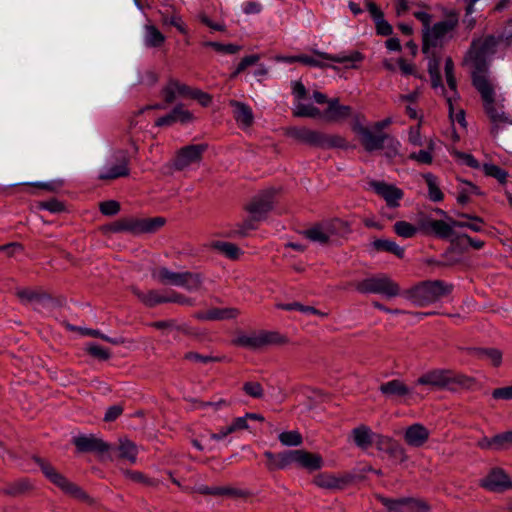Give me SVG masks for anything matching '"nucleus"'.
I'll return each instance as SVG.
<instances>
[{"label": "nucleus", "mask_w": 512, "mask_h": 512, "mask_svg": "<svg viewBox=\"0 0 512 512\" xmlns=\"http://www.w3.org/2000/svg\"><path fill=\"white\" fill-rule=\"evenodd\" d=\"M458 26L456 14H449L445 19L436 22L423 32L422 51L428 58V72L431 77L432 87L444 90L439 73L440 56L439 50L445 43L453 38Z\"/></svg>", "instance_id": "f257e3e1"}, {"label": "nucleus", "mask_w": 512, "mask_h": 512, "mask_svg": "<svg viewBox=\"0 0 512 512\" xmlns=\"http://www.w3.org/2000/svg\"><path fill=\"white\" fill-rule=\"evenodd\" d=\"M501 43L502 39L494 36H484L471 43L464 58V65L470 70L475 87L476 80H484L488 85H492L486 77V73L491 59Z\"/></svg>", "instance_id": "f03ea898"}, {"label": "nucleus", "mask_w": 512, "mask_h": 512, "mask_svg": "<svg viewBox=\"0 0 512 512\" xmlns=\"http://www.w3.org/2000/svg\"><path fill=\"white\" fill-rule=\"evenodd\" d=\"M476 89L481 94L485 112L492 123V134L496 136L503 129L512 126V116L503 110L502 105L496 103L493 85H488L484 80H476Z\"/></svg>", "instance_id": "7ed1b4c3"}, {"label": "nucleus", "mask_w": 512, "mask_h": 512, "mask_svg": "<svg viewBox=\"0 0 512 512\" xmlns=\"http://www.w3.org/2000/svg\"><path fill=\"white\" fill-rule=\"evenodd\" d=\"M350 232L347 222L333 219L322 222L304 231V235L312 242L327 244L333 236H344Z\"/></svg>", "instance_id": "20e7f679"}, {"label": "nucleus", "mask_w": 512, "mask_h": 512, "mask_svg": "<svg viewBox=\"0 0 512 512\" xmlns=\"http://www.w3.org/2000/svg\"><path fill=\"white\" fill-rule=\"evenodd\" d=\"M451 290L452 286L443 281H426L415 286L410 297L416 305L424 306L448 295Z\"/></svg>", "instance_id": "39448f33"}, {"label": "nucleus", "mask_w": 512, "mask_h": 512, "mask_svg": "<svg viewBox=\"0 0 512 512\" xmlns=\"http://www.w3.org/2000/svg\"><path fill=\"white\" fill-rule=\"evenodd\" d=\"M43 474L65 494L81 501H89V496L76 484L70 482L64 475L59 473L52 465L44 460L38 459Z\"/></svg>", "instance_id": "423d86ee"}, {"label": "nucleus", "mask_w": 512, "mask_h": 512, "mask_svg": "<svg viewBox=\"0 0 512 512\" xmlns=\"http://www.w3.org/2000/svg\"><path fill=\"white\" fill-rule=\"evenodd\" d=\"M356 289L360 293L381 294L388 298L395 297L400 293L399 285L385 275L366 278L357 283Z\"/></svg>", "instance_id": "0eeeda50"}, {"label": "nucleus", "mask_w": 512, "mask_h": 512, "mask_svg": "<svg viewBox=\"0 0 512 512\" xmlns=\"http://www.w3.org/2000/svg\"><path fill=\"white\" fill-rule=\"evenodd\" d=\"M281 342L283 339L279 334L267 331L240 334L233 341L236 346L252 350Z\"/></svg>", "instance_id": "6e6552de"}, {"label": "nucleus", "mask_w": 512, "mask_h": 512, "mask_svg": "<svg viewBox=\"0 0 512 512\" xmlns=\"http://www.w3.org/2000/svg\"><path fill=\"white\" fill-rule=\"evenodd\" d=\"M292 94L294 96L293 114L297 117L319 118L321 111L309 102L307 90L304 85L295 81L292 83Z\"/></svg>", "instance_id": "1a4fd4ad"}, {"label": "nucleus", "mask_w": 512, "mask_h": 512, "mask_svg": "<svg viewBox=\"0 0 512 512\" xmlns=\"http://www.w3.org/2000/svg\"><path fill=\"white\" fill-rule=\"evenodd\" d=\"M128 154L125 150H116L99 172V179L113 180L129 175Z\"/></svg>", "instance_id": "9d476101"}, {"label": "nucleus", "mask_w": 512, "mask_h": 512, "mask_svg": "<svg viewBox=\"0 0 512 512\" xmlns=\"http://www.w3.org/2000/svg\"><path fill=\"white\" fill-rule=\"evenodd\" d=\"M466 377L461 374H455L451 370L438 369L432 370L418 378L417 384L431 385L435 387H447L450 384H464Z\"/></svg>", "instance_id": "9b49d317"}, {"label": "nucleus", "mask_w": 512, "mask_h": 512, "mask_svg": "<svg viewBox=\"0 0 512 512\" xmlns=\"http://www.w3.org/2000/svg\"><path fill=\"white\" fill-rule=\"evenodd\" d=\"M275 190L267 189L257 196L247 206L254 220H260L272 209Z\"/></svg>", "instance_id": "f8f14e48"}, {"label": "nucleus", "mask_w": 512, "mask_h": 512, "mask_svg": "<svg viewBox=\"0 0 512 512\" xmlns=\"http://www.w3.org/2000/svg\"><path fill=\"white\" fill-rule=\"evenodd\" d=\"M353 130L360 137L361 143L367 151L371 152L383 148L384 141L387 138L385 133L372 131L361 125H355Z\"/></svg>", "instance_id": "ddd939ff"}, {"label": "nucleus", "mask_w": 512, "mask_h": 512, "mask_svg": "<svg viewBox=\"0 0 512 512\" xmlns=\"http://www.w3.org/2000/svg\"><path fill=\"white\" fill-rule=\"evenodd\" d=\"M370 187L380 195L387 203L388 207L396 208L400 205V200L403 198L404 193L398 187L388 184L383 181H372Z\"/></svg>", "instance_id": "4468645a"}, {"label": "nucleus", "mask_w": 512, "mask_h": 512, "mask_svg": "<svg viewBox=\"0 0 512 512\" xmlns=\"http://www.w3.org/2000/svg\"><path fill=\"white\" fill-rule=\"evenodd\" d=\"M381 501L390 512H428L427 504L416 499L391 500L381 498Z\"/></svg>", "instance_id": "2eb2a0df"}, {"label": "nucleus", "mask_w": 512, "mask_h": 512, "mask_svg": "<svg viewBox=\"0 0 512 512\" xmlns=\"http://www.w3.org/2000/svg\"><path fill=\"white\" fill-rule=\"evenodd\" d=\"M291 461L308 471H316L323 467L324 461L321 455L306 450H291Z\"/></svg>", "instance_id": "dca6fc26"}, {"label": "nucleus", "mask_w": 512, "mask_h": 512, "mask_svg": "<svg viewBox=\"0 0 512 512\" xmlns=\"http://www.w3.org/2000/svg\"><path fill=\"white\" fill-rule=\"evenodd\" d=\"M204 150V145H189L182 148L175 158V168L183 170L194 163L200 162Z\"/></svg>", "instance_id": "f3484780"}, {"label": "nucleus", "mask_w": 512, "mask_h": 512, "mask_svg": "<svg viewBox=\"0 0 512 512\" xmlns=\"http://www.w3.org/2000/svg\"><path fill=\"white\" fill-rule=\"evenodd\" d=\"M481 485L493 492H502L512 486L509 477L501 469H493L484 479Z\"/></svg>", "instance_id": "a211bd4d"}, {"label": "nucleus", "mask_w": 512, "mask_h": 512, "mask_svg": "<svg viewBox=\"0 0 512 512\" xmlns=\"http://www.w3.org/2000/svg\"><path fill=\"white\" fill-rule=\"evenodd\" d=\"M317 55L323 59L343 64L347 69H356L363 61L364 56L359 51L341 52L337 55H331L326 52H317Z\"/></svg>", "instance_id": "6ab92c4d"}, {"label": "nucleus", "mask_w": 512, "mask_h": 512, "mask_svg": "<svg viewBox=\"0 0 512 512\" xmlns=\"http://www.w3.org/2000/svg\"><path fill=\"white\" fill-rule=\"evenodd\" d=\"M74 444L80 452L104 453L110 449V445L94 435H82L74 438Z\"/></svg>", "instance_id": "aec40b11"}, {"label": "nucleus", "mask_w": 512, "mask_h": 512, "mask_svg": "<svg viewBox=\"0 0 512 512\" xmlns=\"http://www.w3.org/2000/svg\"><path fill=\"white\" fill-rule=\"evenodd\" d=\"M430 431L420 423H415L406 428L404 433L405 442L412 447H421L429 439Z\"/></svg>", "instance_id": "412c9836"}, {"label": "nucleus", "mask_w": 512, "mask_h": 512, "mask_svg": "<svg viewBox=\"0 0 512 512\" xmlns=\"http://www.w3.org/2000/svg\"><path fill=\"white\" fill-rule=\"evenodd\" d=\"M351 115V107L341 105L338 99L334 98L328 101V107L321 112L322 119L328 122H338L348 118Z\"/></svg>", "instance_id": "4be33fe9"}, {"label": "nucleus", "mask_w": 512, "mask_h": 512, "mask_svg": "<svg viewBox=\"0 0 512 512\" xmlns=\"http://www.w3.org/2000/svg\"><path fill=\"white\" fill-rule=\"evenodd\" d=\"M352 436L355 444L362 448L367 449L371 444L378 439L379 443H383L386 438L374 434L371 429L365 425H361L352 430Z\"/></svg>", "instance_id": "5701e85b"}, {"label": "nucleus", "mask_w": 512, "mask_h": 512, "mask_svg": "<svg viewBox=\"0 0 512 512\" xmlns=\"http://www.w3.org/2000/svg\"><path fill=\"white\" fill-rule=\"evenodd\" d=\"M145 225V219L126 218L117 221L115 224L111 225L109 229L112 232L125 231L137 235L146 233V230L148 229Z\"/></svg>", "instance_id": "b1692460"}, {"label": "nucleus", "mask_w": 512, "mask_h": 512, "mask_svg": "<svg viewBox=\"0 0 512 512\" xmlns=\"http://www.w3.org/2000/svg\"><path fill=\"white\" fill-rule=\"evenodd\" d=\"M313 482L320 488L334 490L342 489L346 485L347 479L340 475L325 472L316 475Z\"/></svg>", "instance_id": "393cba45"}, {"label": "nucleus", "mask_w": 512, "mask_h": 512, "mask_svg": "<svg viewBox=\"0 0 512 512\" xmlns=\"http://www.w3.org/2000/svg\"><path fill=\"white\" fill-rule=\"evenodd\" d=\"M190 87L177 80H170L162 90V96L167 103L174 102L177 98H186Z\"/></svg>", "instance_id": "a878e982"}, {"label": "nucleus", "mask_w": 512, "mask_h": 512, "mask_svg": "<svg viewBox=\"0 0 512 512\" xmlns=\"http://www.w3.org/2000/svg\"><path fill=\"white\" fill-rule=\"evenodd\" d=\"M288 136L311 145L318 146L321 143V133L306 127H292L287 132Z\"/></svg>", "instance_id": "bb28decb"}, {"label": "nucleus", "mask_w": 512, "mask_h": 512, "mask_svg": "<svg viewBox=\"0 0 512 512\" xmlns=\"http://www.w3.org/2000/svg\"><path fill=\"white\" fill-rule=\"evenodd\" d=\"M231 106L234 108V118L240 127L248 128L253 124L254 115L248 105L238 101H231Z\"/></svg>", "instance_id": "cd10ccee"}, {"label": "nucleus", "mask_w": 512, "mask_h": 512, "mask_svg": "<svg viewBox=\"0 0 512 512\" xmlns=\"http://www.w3.org/2000/svg\"><path fill=\"white\" fill-rule=\"evenodd\" d=\"M380 392L387 397H402L410 393V389L399 379H393L391 381L381 384L379 387Z\"/></svg>", "instance_id": "c85d7f7f"}, {"label": "nucleus", "mask_w": 512, "mask_h": 512, "mask_svg": "<svg viewBox=\"0 0 512 512\" xmlns=\"http://www.w3.org/2000/svg\"><path fill=\"white\" fill-rule=\"evenodd\" d=\"M264 456L267 458V468L269 470L284 469L292 464L291 451L283 452L278 455L266 451Z\"/></svg>", "instance_id": "c756f323"}, {"label": "nucleus", "mask_w": 512, "mask_h": 512, "mask_svg": "<svg viewBox=\"0 0 512 512\" xmlns=\"http://www.w3.org/2000/svg\"><path fill=\"white\" fill-rule=\"evenodd\" d=\"M165 39V36L154 25L147 24L144 26L143 41L146 47H160L165 42Z\"/></svg>", "instance_id": "7c9ffc66"}, {"label": "nucleus", "mask_w": 512, "mask_h": 512, "mask_svg": "<svg viewBox=\"0 0 512 512\" xmlns=\"http://www.w3.org/2000/svg\"><path fill=\"white\" fill-rule=\"evenodd\" d=\"M454 226L452 225V222L450 224L446 223L442 220H428L424 221L421 224L422 230H431L433 231L437 236L442 238H447L452 234V228Z\"/></svg>", "instance_id": "2f4dec72"}, {"label": "nucleus", "mask_w": 512, "mask_h": 512, "mask_svg": "<svg viewBox=\"0 0 512 512\" xmlns=\"http://www.w3.org/2000/svg\"><path fill=\"white\" fill-rule=\"evenodd\" d=\"M181 274L170 271L166 267H160L152 272V277L163 284L178 286L181 280Z\"/></svg>", "instance_id": "473e14b6"}, {"label": "nucleus", "mask_w": 512, "mask_h": 512, "mask_svg": "<svg viewBox=\"0 0 512 512\" xmlns=\"http://www.w3.org/2000/svg\"><path fill=\"white\" fill-rule=\"evenodd\" d=\"M134 293L145 305L149 307H153L161 303H167V295L157 290H150L147 292L134 290Z\"/></svg>", "instance_id": "72a5a7b5"}, {"label": "nucleus", "mask_w": 512, "mask_h": 512, "mask_svg": "<svg viewBox=\"0 0 512 512\" xmlns=\"http://www.w3.org/2000/svg\"><path fill=\"white\" fill-rule=\"evenodd\" d=\"M118 457L135 463L137 459L138 449L136 445L128 439H121L117 447Z\"/></svg>", "instance_id": "f704fd0d"}, {"label": "nucleus", "mask_w": 512, "mask_h": 512, "mask_svg": "<svg viewBox=\"0 0 512 512\" xmlns=\"http://www.w3.org/2000/svg\"><path fill=\"white\" fill-rule=\"evenodd\" d=\"M239 313V310L233 307L223 309L216 308L208 311L206 314L199 315V317L206 320H225L236 318Z\"/></svg>", "instance_id": "c9c22d12"}, {"label": "nucleus", "mask_w": 512, "mask_h": 512, "mask_svg": "<svg viewBox=\"0 0 512 512\" xmlns=\"http://www.w3.org/2000/svg\"><path fill=\"white\" fill-rule=\"evenodd\" d=\"M460 217L467 221H452V225L458 228H467L474 232H481L483 230L484 222L480 217L472 216L469 214H460Z\"/></svg>", "instance_id": "e433bc0d"}, {"label": "nucleus", "mask_w": 512, "mask_h": 512, "mask_svg": "<svg viewBox=\"0 0 512 512\" xmlns=\"http://www.w3.org/2000/svg\"><path fill=\"white\" fill-rule=\"evenodd\" d=\"M373 247L378 251H386L393 253L399 258H403L404 249L400 247L395 241L388 239H377L373 242Z\"/></svg>", "instance_id": "4c0bfd02"}, {"label": "nucleus", "mask_w": 512, "mask_h": 512, "mask_svg": "<svg viewBox=\"0 0 512 512\" xmlns=\"http://www.w3.org/2000/svg\"><path fill=\"white\" fill-rule=\"evenodd\" d=\"M213 248L224 254L227 258L236 260L242 254L241 249L230 242L216 241L212 244Z\"/></svg>", "instance_id": "58836bf2"}, {"label": "nucleus", "mask_w": 512, "mask_h": 512, "mask_svg": "<svg viewBox=\"0 0 512 512\" xmlns=\"http://www.w3.org/2000/svg\"><path fill=\"white\" fill-rule=\"evenodd\" d=\"M202 45L204 47H210V48L214 49L217 53H220L223 55L237 54L242 49V47L237 44H233V43L223 44V43L215 42V41H204L202 43Z\"/></svg>", "instance_id": "ea45409f"}, {"label": "nucleus", "mask_w": 512, "mask_h": 512, "mask_svg": "<svg viewBox=\"0 0 512 512\" xmlns=\"http://www.w3.org/2000/svg\"><path fill=\"white\" fill-rule=\"evenodd\" d=\"M423 177L428 186L429 199L433 202H440L443 199V193L439 188L437 178L431 173L424 174Z\"/></svg>", "instance_id": "a19ab883"}, {"label": "nucleus", "mask_w": 512, "mask_h": 512, "mask_svg": "<svg viewBox=\"0 0 512 512\" xmlns=\"http://www.w3.org/2000/svg\"><path fill=\"white\" fill-rule=\"evenodd\" d=\"M421 226L417 227L406 221H397L394 224L395 233L403 238H412L414 237L420 230Z\"/></svg>", "instance_id": "79ce46f5"}, {"label": "nucleus", "mask_w": 512, "mask_h": 512, "mask_svg": "<svg viewBox=\"0 0 512 512\" xmlns=\"http://www.w3.org/2000/svg\"><path fill=\"white\" fill-rule=\"evenodd\" d=\"M435 148V142L433 139H429L427 141V149L420 150L419 152H414L410 154L409 158L413 159L421 164H431L433 161L432 152Z\"/></svg>", "instance_id": "37998d69"}, {"label": "nucleus", "mask_w": 512, "mask_h": 512, "mask_svg": "<svg viewBox=\"0 0 512 512\" xmlns=\"http://www.w3.org/2000/svg\"><path fill=\"white\" fill-rule=\"evenodd\" d=\"M201 278L198 274L184 272L178 286L185 287L189 291H196L201 287Z\"/></svg>", "instance_id": "c03bdc74"}, {"label": "nucleus", "mask_w": 512, "mask_h": 512, "mask_svg": "<svg viewBox=\"0 0 512 512\" xmlns=\"http://www.w3.org/2000/svg\"><path fill=\"white\" fill-rule=\"evenodd\" d=\"M318 51L314 52V56L309 55H299L295 56L293 59L297 60L298 62H301L305 65L312 66V67H319V68H326L331 67V65L326 63V59H323L317 55ZM334 68V66H332Z\"/></svg>", "instance_id": "a18cd8bd"}, {"label": "nucleus", "mask_w": 512, "mask_h": 512, "mask_svg": "<svg viewBox=\"0 0 512 512\" xmlns=\"http://www.w3.org/2000/svg\"><path fill=\"white\" fill-rule=\"evenodd\" d=\"M16 295L22 302H35L40 301L45 297V294L41 293L38 290L30 289V288H19L16 291Z\"/></svg>", "instance_id": "49530a36"}, {"label": "nucleus", "mask_w": 512, "mask_h": 512, "mask_svg": "<svg viewBox=\"0 0 512 512\" xmlns=\"http://www.w3.org/2000/svg\"><path fill=\"white\" fill-rule=\"evenodd\" d=\"M279 441L284 446H299L303 439L298 431H285L279 434Z\"/></svg>", "instance_id": "de8ad7c7"}, {"label": "nucleus", "mask_w": 512, "mask_h": 512, "mask_svg": "<svg viewBox=\"0 0 512 512\" xmlns=\"http://www.w3.org/2000/svg\"><path fill=\"white\" fill-rule=\"evenodd\" d=\"M478 355L495 367L499 366L502 362V353L497 349H481L478 350Z\"/></svg>", "instance_id": "09e8293b"}, {"label": "nucleus", "mask_w": 512, "mask_h": 512, "mask_svg": "<svg viewBox=\"0 0 512 512\" xmlns=\"http://www.w3.org/2000/svg\"><path fill=\"white\" fill-rule=\"evenodd\" d=\"M162 22L164 25L174 26L180 33L187 34V26L178 14L163 15Z\"/></svg>", "instance_id": "8fccbe9b"}, {"label": "nucleus", "mask_w": 512, "mask_h": 512, "mask_svg": "<svg viewBox=\"0 0 512 512\" xmlns=\"http://www.w3.org/2000/svg\"><path fill=\"white\" fill-rule=\"evenodd\" d=\"M493 443L495 444V451L509 449L512 447V432L509 431L495 435L493 437Z\"/></svg>", "instance_id": "3c124183"}, {"label": "nucleus", "mask_w": 512, "mask_h": 512, "mask_svg": "<svg viewBox=\"0 0 512 512\" xmlns=\"http://www.w3.org/2000/svg\"><path fill=\"white\" fill-rule=\"evenodd\" d=\"M445 76L449 88L456 92L457 83L454 76V64L450 57L445 60Z\"/></svg>", "instance_id": "603ef678"}, {"label": "nucleus", "mask_w": 512, "mask_h": 512, "mask_svg": "<svg viewBox=\"0 0 512 512\" xmlns=\"http://www.w3.org/2000/svg\"><path fill=\"white\" fill-rule=\"evenodd\" d=\"M86 351L93 357L101 360H107L110 357V352L107 349L95 343L87 344Z\"/></svg>", "instance_id": "864d4df0"}, {"label": "nucleus", "mask_w": 512, "mask_h": 512, "mask_svg": "<svg viewBox=\"0 0 512 512\" xmlns=\"http://www.w3.org/2000/svg\"><path fill=\"white\" fill-rule=\"evenodd\" d=\"M321 138L319 147H343L345 144V140L339 136L321 134Z\"/></svg>", "instance_id": "5fc2aeb1"}, {"label": "nucleus", "mask_w": 512, "mask_h": 512, "mask_svg": "<svg viewBox=\"0 0 512 512\" xmlns=\"http://www.w3.org/2000/svg\"><path fill=\"white\" fill-rule=\"evenodd\" d=\"M260 57L258 55H249L245 56L241 62L238 64L235 71L232 73L231 77L234 78L241 72H243L247 67L256 64L259 61Z\"/></svg>", "instance_id": "6e6d98bb"}, {"label": "nucleus", "mask_w": 512, "mask_h": 512, "mask_svg": "<svg viewBox=\"0 0 512 512\" xmlns=\"http://www.w3.org/2000/svg\"><path fill=\"white\" fill-rule=\"evenodd\" d=\"M485 172L487 175L496 178L499 182L504 183L508 176L507 172L497 165L491 164L485 166Z\"/></svg>", "instance_id": "4d7b16f0"}, {"label": "nucleus", "mask_w": 512, "mask_h": 512, "mask_svg": "<svg viewBox=\"0 0 512 512\" xmlns=\"http://www.w3.org/2000/svg\"><path fill=\"white\" fill-rule=\"evenodd\" d=\"M28 487H29L28 482L18 481V482H15V483L10 484L7 487L3 488L2 492L6 495L16 496V495L22 493Z\"/></svg>", "instance_id": "13d9d810"}, {"label": "nucleus", "mask_w": 512, "mask_h": 512, "mask_svg": "<svg viewBox=\"0 0 512 512\" xmlns=\"http://www.w3.org/2000/svg\"><path fill=\"white\" fill-rule=\"evenodd\" d=\"M99 208L102 214L112 216L119 212L120 205L117 201L108 200L100 203Z\"/></svg>", "instance_id": "bf43d9fd"}, {"label": "nucleus", "mask_w": 512, "mask_h": 512, "mask_svg": "<svg viewBox=\"0 0 512 512\" xmlns=\"http://www.w3.org/2000/svg\"><path fill=\"white\" fill-rule=\"evenodd\" d=\"M245 393L254 398H261L263 396V389L258 382H246L243 385Z\"/></svg>", "instance_id": "052dcab7"}, {"label": "nucleus", "mask_w": 512, "mask_h": 512, "mask_svg": "<svg viewBox=\"0 0 512 512\" xmlns=\"http://www.w3.org/2000/svg\"><path fill=\"white\" fill-rule=\"evenodd\" d=\"M172 112L176 122L188 123L193 118L192 114L188 110H185L182 106H176Z\"/></svg>", "instance_id": "680f3d73"}, {"label": "nucleus", "mask_w": 512, "mask_h": 512, "mask_svg": "<svg viewBox=\"0 0 512 512\" xmlns=\"http://www.w3.org/2000/svg\"><path fill=\"white\" fill-rule=\"evenodd\" d=\"M186 98L197 99L203 106H207L211 102V97L198 89L190 88V92L187 94Z\"/></svg>", "instance_id": "e2e57ef3"}, {"label": "nucleus", "mask_w": 512, "mask_h": 512, "mask_svg": "<svg viewBox=\"0 0 512 512\" xmlns=\"http://www.w3.org/2000/svg\"><path fill=\"white\" fill-rule=\"evenodd\" d=\"M196 491L200 494H211V495H224V494H230L231 490L226 488H220V487H208L205 485L198 486L196 488Z\"/></svg>", "instance_id": "0e129e2a"}, {"label": "nucleus", "mask_w": 512, "mask_h": 512, "mask_svg": "<svg viewBox=\"0 0 512 512\" xmlns=\"http://www.w3.org/2000/svg\"><path fill=\"white\" fill-rule=\"evenodd\" d=\"M40 208L48 210L52 213H58L64 210V205L62 202L52 199L45 202H41Z\"/></svg>", "instance_id": "69168bd1"}, {"label": "nucleus", "mask_w": 512, "mask_h": 512, "mask_svg": "<svg viewBox=\"0 0 512 512\" xmlns=\"http://www.w3.org/2000/svg\"><path fill=\"white\" fill-rule=\"evenodd\" d=\"M247 416L235 418L230 425H228V432H236L239 430L247 429Z\"/></svg>", "instance_id": "338daca9"}, {"label": "nucleus", "mask_w": 512, "mask_h": 512, "mask_svg": "<svg viewBox=\"0 0 512 512\" xmlns=\"http://www.w3.org/2000/svg\"><path fill=\"white\" fill-rule=\"evenodd\" d=\"M495 399L511 400L512 399V385L502 388H497L492 392Z\"/></svg>", "instance_id": "774afa93"}]
</instances>
